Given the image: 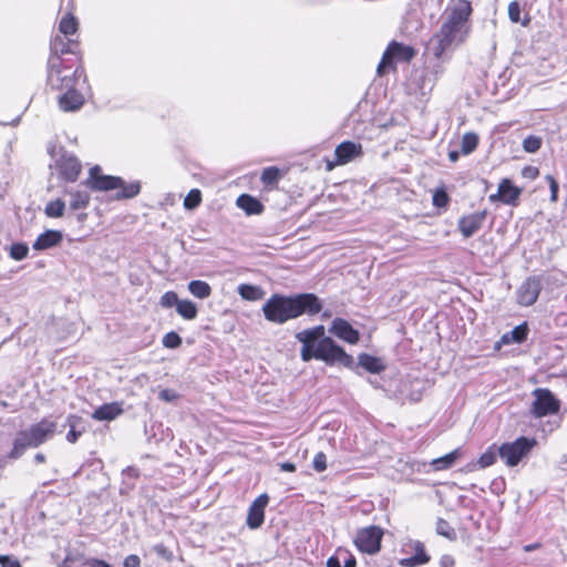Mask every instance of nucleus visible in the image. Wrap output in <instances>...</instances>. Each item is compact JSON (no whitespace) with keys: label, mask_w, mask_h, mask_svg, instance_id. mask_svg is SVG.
Here are the masks:
<instances>
[{"label":"nucleus","mask_w":567,"mask_h":567,"mask_svg":"<svg viewBox=\"0 0 567 567\" xmlns=\"http://www.w3.org/2000/svg\"><path fill=\"white\" fill-rule=\"evenodd\" d=\"M354 556L346 548H338L327 561V567H355Z\"/></svg>","instance_id":"5701e85b"},{"label":"nucleus","mask_w":567,"mask_h":567,"mask_svg":"<svg viewBox=\"0 0 567 567\" xmlns=\"http://www.w3.org/2000/svg\"><path fill=\"white\" fill-rule=\"evenodd\" d=\"M322 309V302L313 293L296 296L272 295L262 306V313L269 322L282 324L303 313L317 315Z\"/></svg>","instance_id":"f03ea898"},{"label":"nucleus","mask_w":567,"mask_h":567,"mask_svg":"<svg viewBox=\"0 0 567 567\" xmlns=\"http://www.w3.org/2000/svg\"><path fill=\"white\" fill-rule=\"evenodd\" d=\"M536 444L537 441L533 437L519 436L513 442H506L498 446V456L507 466L514 467L528 456Z\"/></svg>","instance_id":"0eeeda50"},{"label":"nucleus","mask_w":567,"mask_h":567,"mask_svg":"<svg viewBox=\"0 0 567 567\" xmlns=\"http://www.w3.org/2000/svg\"><path fill=\"white\" fill-rule=\"evenodd\" d=\"M122 412L121 403H105L93 412L92 417L97 421H112L122 414Z\"/></svg>","instance_id":"412c9836"},{"label":"nucleus","mask_w":567,"mask_h":567,"mask_svg":"<svg viewBox=\"0 0 567 567\" xmlns=\"http://www.w3.org/2000/svg\"><path fill=\"white\" fill-rule=\"evenodd\" d=\"M56 430V424L53 421L43 419L39 423L31 425L29 429L20 431L14 441L10 458H19L27 449L38 447L45 441L51 439Z\"/></svg>","instance_id":"39448f33"},{"label":"nucleus","mask_w":567,"mask_h":567,"mask_svg":"<svg viewBox=\"0 0 567 567\" xmlns=\"http://www.w3.org/2000/svg\"><path fill=\"white\" fill-rule=\"evenodd\" d=\"M383 529L379 526H368L360 528L354 536V545L358 550L374 555L380 550Z\"/></svg>","instance_id":"9d476101"},{"label":"nucleus","mask_w":567,"mask_h":567,"mask_svg":"<svg viewBox=\"0 0 567 567\" xmlns=\"http://www.w3.org/2000/svg\"><path fill=\"white\" fill-rule=\"evenodd\" d=\"M81 79L86 83V75L81 65L74 66L60 55L49 58L48 84L52 90L64 91L75 87Z\"/></svg>","instance_id":"20e7f679"},{"label":"nucleus","mask_w":567,"mask_h":567,"mask_svg":"<svg viewBox=\"0 0 567 567\" xmlns=\"http://www.w3.org/2000/svg\"><path fill=\"white\" fill-rule=\"evenodd\" d=\"M542 146V138L529 135L523 141V148L527 153H536Z\"/></svg>","instance_id":"a19ab883"},{"label":"nucleus","mask_w":567,"mask_h":567,"mask_svg":"<svg viewBox=\"0 0 567 567\" xmlns=\"http://www.w3.org/2000/svg\"><path fill=\"white\" fill-rule=\"evenodd\" d=\"M455 560L451 555H443L440 558V566L441 567H454Z\"/></svg>","instance_id":"5fc2aeb1"},{"label":"nucleus","mask_w":567,"mask_h":567,"mask_svg":"<svg viewBox=\"0 0 567 567\" xmlns=\"http://www.w3.org/2000/svg\"><path fill=\"white\" fill-rule=\"evenodd\" d=\"M329 331L340 340L348 342L350 344L358 343L360 339L359 331L355 330L347 320L342 318H336L332 321Z\"/></svg>","instance_id":"2eb2a0df"},{"label":"nucleus","mask_w":567,"mask_h":567,"mask_svg":"<svg viewBox=\"0 0 567 567\" xmlns=\"http://www.w3.org/2000/svg\"><path fill=\"white\" fill-rule=\"evenodd\" d=\"M188 291L198 299H206L212 295V287L204 280H192L188 282Z\"/></svg>","instance_id":"7c9ffc66"},{"label":"nucleus","mask_w":567,"mask_h":567,"mask_svg":"<svg viewBox=\"0 0 567 567\" xmlns=\"http://www.w3.org/2000/svg\"><path fill=\"white\" fill-rule=\"evenodd\" d=\"M176 311L184 319L193 320L197 317L198 309L193 301L184 299L178 301Z\"/></svg>","instance_id":"2f4dec72"},{"label":"nucleus","mask_w":567,"mask_h":567,"mask_svg":"<svg viewBox=\"0 0 567 567\" xmlns=\"http://www.w3.org/2000/svg\"><path fill=\"white\" fill-rule=\"evenodd\" d=\"M528 326L526 322L515 327L512 331L502 336L498 347L501 344L522 343L527 339Z\"/></svg>","instance_id":"b1692460"},{"label":"nucleus","mask_w":567,"mask_h":567,"mask_svg":"<svg viewBox=\"0 0 567 567\" xmlns=\"http://www.w3.org/2000/svg\"><path fill=\"white\" fill-rule=\"evenodd\" d=\"M202 203V193L199 189H192L184 199V207L186 209H195Z\"/></svg>","instance_id":"4c0bfd02"},{"label":"nucleus","mask_w":567,"mask_h":567,"mask_svg":"<svg viewBox=\"0 0 567 567\" xmlns=\"http://www.w3.org/2000/svg\"><path fill=\"white\" fill-rule=\"evenodd\" d=\"M69 207L71 210L85 209L91 200L90 193L86 189L72 188L68 190Z\"/></svg>","instance_id":"4be33fe9"},{"label":"nucleus","mask_w":567,"mask_h":567,"mask_svg":"<svg viewBox=\"0 0 567 567\" xmlns=\"http://www.w3.org/2000/svg\"><path fill=\"white\" fill-rule=\"evenodd\" d=\"M520 193V188L515 186L509 179L504 178L498 185L497 193L489 195V200H501L504 204L514 205Z\"/></svg>","instance_id":"a211bd4d"},{"label":"nucleus","mask_w":567,"mask_h":567,"mask_svg":"<svg viewBox=\"0 0 567 567\" xmlns=\"http://www.w3.org/2000/svg\"><path fill=\"white\" fill-rule=\"evenodd\" d=\"M402 553L413 554L399 560L402 567H416L429 563L430 556L426 554L424 544L420 540L409 539L402 546Z\"/></svg>","instance_id":"9b49d317"},{"label":"nucleus","mask_w":567,"mask_h":567,"mask_svg":"<svg viewBox=\"0 0 567 567\" xmlns=\"http://www.w3.org/2000/svg\"><path fill=\"white\" fill-rule=\"evenodd\" d=\"M86 567H111L104 560L99 559H92L87 561Z\"/></svg>","instance_id":"6e6d98bb"},{"label":"nucleus","mask_w":567,"mask_h":567,"mask_svg":"<svg viewBox=\"0 0 567 567\" xmlns=\"http://www.w3.org/2000/svg\"><path fill=\"white\" fill-rule=\"evenodd\" d=\"M359 364L371 373H380L385 369V365L380 358L365 353L359 355Z\"/></svg>","instance_id":"cd10ccee"},{"label":"nucleus","mask_w":567,"mask_h":567,"mask_svg":"<svg viewBox=\"0 0 567 567\" xmlns=\"http://www.w3.org/2000/svg\"><path fill=\"white\" fill-rule=\"evenodd\" d=\"M1 567H21L20 563L16 559H11L9 556L0 555Z\"/></svg>","instance_id":"864d4df0"},{"label":"nucleus","mask_w":567,"mask_h":567,"mask_svg":"<svg viewBox=\"0 0 567 567\" xmlns=\"http://www.w3.org/2000/svg\"><path fill=\"white\" fill-rule=\"evenodd\" d=\"M268 501V496L266 494H261L249 506L247 515V525L249 528L256 529L262 525L265 520V508Z\"/></svg>","instance_id":"f3484780"},{"label":"nucleus","mask_w":567,"mask_h":567,"mask_svg":"<svg viewBox=\"0 0 567 567\" xmlns=\"http://www.w3.org/2000/svg\"><path fill=\"white\" fill-rule=\"evenodd\" d=\"M460 456L461 451L460 449H456L442 457L433 460L431 462V465L435 471L447 470L454 465V463L457 461Z\"/></svg>","instance_id":"c756f323"},{"label":"nucleus","mask_w":567,"mask_h":567,"mask_svg":"<svg viewBox=\"0 0 567 567\" xmlns=\"http://www.w3.org/2000/svg\"><path fill=\"white\" fill-rule=\"evenodd\" d=\"M238 295L247 301L261 300L266 292L260 286L241 284L237 287Z\"/></svg>","instance_id":"393cba45"},{"label":"nucleus","mask_w":567,"mask_h":567,"mask_svg":"<svg viewBox=\"0 0 567 567\" xmlns=\"http://www.w3.org/2000/svg\"><path fill=\"white\" fill-rule=\"evenodd\" d=\"M29 246L25 243H14L9 248V256L17 261H21L28 257Z\"/></svg>","instance_id":"f704fd0d"},{"label":"nucleus","mask_w":567,"mask_h":567,"mask_svg":"<svg viewBox=\"0 0 567 567\" xmlns=\"http://www.w3.org/2000/svg\"><path fill=\"white\" fill-rule=\"evenodd\" d=\"M534 401L530 405V414L536 419L557 414L560 410V401L546 388H537L532 392Z\"/></svg>","instance_id":"6e6552de"},{"label":"nucleus","mask_w":567,"mask_h":567,"mask_svg":"<svg viewBox=\"0 0 567 567\" xmlns=\"http://www.w3.org/2000/svg\"><path fill=\"white\" fill-rule=\"evenodd\" d=\"M432 200L435 207H446L449 204V196L444 189H436L433 194Z\"/></svg>","instance_id":"49530a36"},{"label":"nucleus","mask_w":567,"mask_h":567,"mask_svg":"<svg viewBox=\"0 0 567 567\" xmlns=\"http://www.w3.org/2000/svg\"><path fill=\"white\" fill-rule=\"evenodd\" d=\"M526 171L529 173L530 177H536L538 175V169L537 168L529 167Z\"/></svg>","instance_id":"052dcab7"},{"label":"nucleus","mask_w":567,"mask_h":567,"mask_svg":"<svg viewBox=\"0 0 567 567\" xmlns=\"http://www.w3.org/2000/svg\"><path fill=\"white\" fill-rule=\"evenodd\" d=\"M508 17L509 20L514 23H522L526 27L529 22V19L522 20L520 19V4L517 1H512L508 4Z\"/></svg>","instance_id":"58836bf2"},{"label":"nucleus","mask_w":567,"mask_h":567,"mask_svg":"<svg viewBox=\"0 0 567 567\" xmlns=\"http://www.w3.org/2000/svg\"><path fill=\"white\" fill-rule=\"evenodd\" d=\"M312 466L317 472H323L327 468L326 454L322 452L317 453L313 457Z\"/></svg>","instance_id":"de8ad7c7"},{"label":"nucleus","mask_w":567,"mask_h":567,"mask_svg":"<svg viewBox=\"0 0 567 567\" xmlns=\"http://www.w3.org/2000/svg\"><path fill=\"white\" fill-rule=\"evenodd\" d=\"M260 178L265 185H274L279 181L280 172L277 167L270 166L262 171Z\"/></svg>","instance_id":"e433bc0d"},{"label":"nucleus","mask_w":567,"mask_h":567,"mask_svg":"<svg viewBox=\"0 0 567 567\" xmlns=\"http://www.w3.org/2000/svg\"><path fill=\"white\" fill-rule=\"evenodd\" d=\"M69 47H70L69 42L64 41V39L61 38L60 35H56L51 41V51L53 52L52 55H59V54L70 52L71 50Z\"/></svg>","instance_id":"ea45409f"},{"label":"nucleus","mask_w":567,"mask_h":567,"mask_svg":"<svg viewBox=\"0 0 567 567\" xmlns=\"http://www.w3.org/2000/svg\"><path fill=\"white\" fill-rule=\"evenodd\" d=\"M85 185L95 190L120 189L116 199L133 198L141 192L140 182L125 183L121 177L103 175L100 166L90 169Z\"/></svg>","instance_id":"423d86ee"},{"label":"nucleus","mask_w":567,"mask_h":567,"mask_svg":"<svg viewBox=\"0 0 567 567\" xmlns=\"http://www.w3.org/2000/svg\"><path fill=\"white\" fill-rule=\"evenodd\" d=\"M279 467L282 472H295L296 471V465L293 463H290V462H282L279 464Z\"/></svg>","instance_id":"4d7b16f0"},{"label":"nucleus","mask_w":567,"mask_h":567,"mask_svg":"<svg viewBox=\"0 0 567 567\" xmlns=\"http://www.w3.org/2000/svg\"><path fill=\"white\" fill-rule=\"evenodd\" d=\"M178 301L179 299L176 292L167 291L161 297L159 305L163 308H171L173 306L177 307Z\"/></svg>","instance_id":"a18cd8bd"},{"label":"nucleus","mask_w":567,"mask_h":567,"mask_svg":"<svg viewBox=\"0 0 567 567\" xmlns=\"http://www.w3.org/2000/svg\"><path fill=\"white\" fill-rule=\"evenodd\" d=\"M141 559L137 555H128L123 563V567H140Z\"/></svg>","instance_id":"603ef678"},{"label":"nucleus","mask_w":567,"mask_h":567,"mask_svg":"<svg viewBox=\"0 0 567 567\" xmlns=\"http://www.w3.org/2000/svg\"><path fill=\"white\" fill-rule=\"evenodd\" d=\"M540 289L542 286L538 278H527L517 290V302L525 307L534 305L539 296Z\"/></svg>","instance_id":"4468645a"},{"label":"nucleus","mask_w":567,"mask_h":567,"mask_svg":"<svg viewBox=\"0 0 567 567\" xmlns=\"http://www.w3.org/2000/svg\"><path fill=\"white\" fill-rule=\"evenodd\" d=\"M153 550L161 557L165 558L166 560H171L172 553L163 545V544H156L153 547Z\"/></svg>","instance_id":"3c124183"},{"label":"nucleus","mask_w":567,"mask_h":567,"mask_svg":"<svg viewBox=\"0 0 567 567\" xmlns=\"http://www.w3.org/2000/svg\"><path fill=\"white\" fill-rule=\"evenodd\" d=\"M436 533L449 539L455 538V530L450 526V524L446 520L442 518H439L436 522Z\"/></svg>","instance_id":"79ce46f5"},{"label":"nucleus","mask_w":567,"mask_h":567,"mask_svg":"<svg viewBox=\"0 0 567 567\" xmlns=\"http://www.w3.org/2000/svg\"><path fill=\"white\" fill-rule=\"evenodd\" d=\"M59 176L66 182H75L81 172L79 159L72 154L63 153L55 162Z\"/></svg>","instance_id":"ddd939ff"},{"label":"nucleus","mask_w":567,"mask_h":567,"mask_svg":"<svg viewBox=\"0 0 567 567\" xmlns=\"http://www.w3.org/2000/svg\"><path fill=\"white\" fill-rule=\"evenodd\" d=\"M300 357L305 362H308L311 359H317L330 365L339 363L343 367L350 368L353 364V358L331 338H323L317 343H302Z\"/></svg>","instance_id":"7ed1b4c3"},{"label":"nucleus","mask_w":567,"mask_h":567,"mask_svg":"<svg viewBox=\"0 0 567 567\" xmlns=\"http://www.w3.org/2000/svg\"><path fill=\"white\" fill-rule=\"evenodd\" d=\"M162 343L165 348L175 349L182 343V338L174 331L166 333L163 337Z\"/></svg>","instance_id":"37998d69"},{"label":"nucleus","mask_w":567,"mask_h":567,"mask_svg":"<svg viewBox=\"0 0 567 567\" xmlns=\"http://www.w3.org/2000/svg\"><path fill=\"white\" fill-rule=\"evenodd\" d=\"M326 329L323 326H316L311 329H307L303 331H300L296 334V339L301 342H313L317 343L319 340L326 338L324 337Z\"/></svg>","instance_id":"bb28decb"},{"label":"nucleus","mask_w":567,"mask_h":567,"mask_svg":"<svg viewBox=\"0 0 567 567\" xmlns=\"http://www.w3.org/2000/svg\"><path fill=\"white\" fill-rule=\"evenodd\" d=\"M362 155V145L351 141H346L339 144L334 151V161L327 162V169L331 171L337 165H346L357 157Z\"/></svg>","instance_id":"f8f14e48"},{"label":"nucleus","mask_w":567,"mask_h":567,"mask_svg":"<svg viewBox=\"0 0 567 567\" xmlns=\"http://www.w3.org/2000/svg\"><path fill=\"white\" fill-rule=\"evenodd\" d=\"M498 452L496 445L489 446L477 460V462L470 464V470L486 468L496 462Z\"/></svg>","instance_id":"c85d7f7f"},{"label":"nucleus","mask_w":567,"mask_h":567,"mask_svg":"<svg viewBox=\"0 0 567 567\" xmlns=\"http://www.w3.org/2000/svg\"><path fill=\"white\" fill-rule=\"evenodd\" d=\"M546 179L549 183V189H550V202L556 203L558 199V183L551 175H547Z\"/></svg>","instance_id":"09e8293b"},{"label":"nucleus","mask_w":567,"mask_h":567,"mask_svg":"<svg viewBox=\"0 0 567 567\" xmlns=\"http://www.w3.org/2000/svg\"><path fill=\"white\" fill-rule=\"evenodd\" d=\"M449 158L451 159V162H456L458 159V153L456 151L450 152Z\"/></svg>","instance_id":"13d9d810"},{"label":"nucleus","mask_w":567,"mask_h":567,"mask_svg":"<svg viewBox=\"0 0 567 567\" xmlns=\"http://www.w3.org/2000/svg\"><path fill=\"white\" fill-rule=\"evenodd\" d=\"M415 55V50L406 44L392 41L384 51L382 59L378 65L377 72L383 75L386 69H393L396 62H409Z\"/></svg>","instance_id":"1a4fd4ad"},{"label":"nucleus","mask_w":567,"mask_h":567,"mask_svg":"<svg viewBox=\"0 0 567 567\" xmlns=\"http://www.w3.org/2000/svg\"><path fill=\"white\" fill-rule=\"evenodd\" d=\"M237 206L245 210L248 215H257L262 212L261 203L250 195H240L237 198Z\"/></svg>","instance_id":"a878e982"},{"label":"nucleus","mask_w":567,"mask_h":567,"mask_svg":"<svg viewBox=\"0 0 567 567\" xmlns=\"http://www.w3.org/2000/svg\"><path fill=\"white\" fill-rule=\"evenodd\" d=\"M478 144V137L474 133H466L462 137V152L463 154L467 155L471 154Z\"/></svg>","instance_id":"c9c22d12"},{"label":"nucleus","mask_w":567,"mask_h":567,"mask_svg":"<svg viewBox=\"0 0 567 567\" xmlns=\"http://www.w3.org/2000/svg\"><path fill=\"white\" fill-rule=\"evenodd\" d=\"M78 20L70 13L62 17L59 23V30L63 35L74 34L78 30Z\"/></svg>","instance_id":"72a5a7b5"},{"label":"nucleus","mask_w":567,"mask_h":567,"mask_svg":"<svg viewBox=\"0 0 567 567\" xmlns=\"http://www.w3.org/2000/svg\"><path fill=\"white\" fill-rule=\"evenodd\" d=\"M79 421H80V417L75 416V415H70L68 417V424L70 426V431L66 434V440L70 443H75L78 437H79V435H80V432L75 431V427H76V424H78Z\"/></svg>","instance_id":"c03bdc74"},{"label":"nucleus","mask_w":567,"mask_h":567,"mask_svg":"<svg viewBox=\"0 0 567 567\" xmlns=\"http://www.w3.org/2000/svg\"><path fill=\"white\" fill-rule=\"evenodd\" d=\"M34 461H35L37 463H43V462L45 461V456H44L42 453H38V454H35V456H34Z\"/></svg>","instance_id":"bf43d9fd"},{"label":"nucleus","mask_w":567,"mask_h":567,"mask_svg":"<svg viewBox=\"0 0 567 567\" xmlns=\"http://www.w3.org/2000/svg\"><path fill=\"white\" fill-rule=\"evenodd\" d=\"M84 104V96L75 87L64 90L59 97V106L64 112H73Z\"/></svg>","instance_id":"6ab92c4d"},{"label":"nucleus","mask_w":567,"mask_h":567,"mask_svg":"<svg viewBox=\"0 0 567 567\" xmlns=\"http://www.w3.org/2000/svg\"><path fill=\"white\" fill-rule=\"evenodd\" d=\"M471 2L467 0H454L446 9V19L440 30L433 34L427 44L426 52L435 59H441L444 52L452 47L462 44L470 33Z\"/></svg>","instance_id":"f257e3e1"},{"label":"nucleus","mask_w":567,"mask_h":567,"mask_svg":"<svg viewBox=\"0 0 567 567\" xmlns=\"http://www.w3.org/2000/svg\"><path fill=\"white\" fill-rule=\"evenodd\" d=\"M62 238L63 235L60 230L50 229L38 236L32 245V248L34 250H45L58 246Z\"/></svg>","instance_id":"aec40b11"},{"label":"nucleus","mask_w":567,"mask_h":567,"mask_svg":"<svg viewBox=\"0 0 567 567\" xmlns=\"http://www.w3.org/2000/svg\"><path fill=\"white\" fill-rule=\"evenodd\" d=\"M486 218V212H477L458 219L457 226L464 238H470L476 234L483 226Z\"/></svg>","instance_id":"dca6fc26"},{"label":"nucleus","mask_w":567,"mask_h":567,"mask_svg":"<svg viewBox=\"0 0 567 567\" xmlns=\"http://www.w3.org/2000/svg\"><path fill=\"white\" fill-rule=\"evenodd\" d=\"M65 203L58 198L50 200L44 207V214L50 218H60L64 215Z\"/></svg>","instance_id":"473e14b6"},{"label":"nucleus","mask_w":567,"mask_h":567,"mask_svg":"<svg viewBox=\"0 0 567 567\" xmlns=\"http://www.w3.org/2000/svg\"><path fill=\"white\" fill-rule=\"evenodd\" d=\"M158 398L165 402H173L178 398V394L171 389H164L159 392Z\"/></svg>","instance_id":"8fccbe9b"},{"label":"nucleus","mask_w":567,"mask_h":567,"mask_svg":"<svg viewBox=\"0 0 567 567\" xmlns=\"http://www.w3.org/2000/svg\"><path fill=\"white\" fill-rule=\"evenodd\" d=\"M85 218H86V214H80V215L78 216V219H79L80 221H83Z\"/></svg>","instance_id":"680f3d73"}]
</instances>
